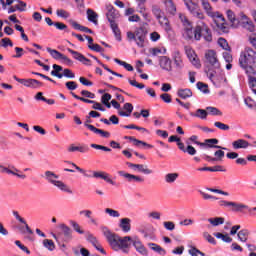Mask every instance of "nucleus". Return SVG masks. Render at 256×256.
Here are the masks:
<instances>
[{
    "mask_svg": "<svg viewBox=\"0 0 256 256\" xmlns=\"http://www.w3.org/2000/svg\"><path fill=\"white\" fill-rule=\"evenodd\" d=\"M164 5L166 7V11L170 13V15H175L177 13V6L173 0H164Z\"/></svg>",
    "mask_w": 256,
    "mask_h": 256,
    "instance_id": "27",
    "label": "nucleus"
},
{
    "mask_svg": "<svg viewBox=\"0 0 256 256\" xmlns=\"http://www.w3.org/2000/svg\"><path fill=\"white\" fill-rule=\"evenodd\" d=\"M205 59L206 63L214 69H219V67H221V63H219V59L217 58V53L214 50H208L205 53Z\"/></svg>",
    "mask_w": 256,
    "mask_h": 256,
    "instance_id": "12",
    "label": "nucleus"
},
{
    "mask_svg": "<svg viewBox=\"0 0 256 256\" xmlns=\"http://www.w3.org/2000/svg\"><path fill=\"white\" fill-rule=\"evenodd\" d=\"M22 85H24V87H28L29 89H39V87H43V82H40L37 79H24V81H22Z\"/></svg>",
    "mask_w": 256,
    "mask_h": 256,
    "instance_id": "20",
    "label": "nucleus"
},
{
    "mask_svg": "<svg viewBox=\"0 0 256 256\" xmlns=\"http://www.w3.org/2000/svg\"><path fill=\"white\" fill-rule=\"evenodd\" d=\"M177 95L181 99H189V98L193 97V91H191V89H189V88H184V89L181 88V89H178Z\"/></svg>",
    "mask_w": 256,
    "mask_h": 256,
    "instance_id": "28",
    "label": "nucleus"
},
{
    "mask_svg": "<svg viewBox=\"0 0 256 256\" xmlns=\"http://www.w3.org/2000/svg\"><path fill=\"white\" fill-rule=\"evenodd\" d=\"M72 97H74V99H77L78 101H83V103H89L92 105V103H95V100H90L87 98H83L81 96H78L77 94H75L74 92H71Z\"/></svg>",
    "mask_w": 256,
    "mask_h": 256,
    "instance_id": "52",
    "label": "nucleus"
},
{
    "mask_svg": "<svg viewBox=\"0 0 256 256\" xmlns=\"http://www.w3.org/2000/svg\"><path fill=\"white\" fill-rule=\"evenodd\" d=\"M46 51L51 55L53 59L60 61L63 54L55 49L47 48Z\"/></svg>",
    "mask_w": 256,
    "mask_h": 256,
    "instance_id": "42",
    "label": "nucleus"
},
{
    "mask_svg": "<svg viewBox=\"0 0 256 256\" xmlns=\"http://www.w3.org/2000/svg\"><path fill=\"white\" fill-rule=\"evenodd\" d=\"M148 247L152 250L155 251V253H159V255H165V249H163L161 246H159L156 243H148Z\"/></svg>",
    "mask_w": 256,
    "mask_h": 256,
    "instance_id": "37",
    "label": "nucleus"
},
{
    "mask_svg": "<svg viewBox=\"0 0 256 256\" xmlns=\"http://www.w3.org/2000/svg\"><path fill=\"white\" fill-rule=\"evenodd\" d=\"M164 228L166 231H175V223L171 221L163 222Z\"/></svg>",
    "mask_w": 256,
    "mask_h": 256,
    "instance_id": "59",
    "label": "nucleus"
},
{
    "mask_svg": "<svg viewBox=\"0 0 256 256\" xmlns=\"http://www.w3.org/2000/svg\"><path fill=\"white\" fill-rule=\"evenodd\" d=\"M233 149H247L249 147V142L245 139H238L232 142Z\"/></svg>",
    "mask_w": 256,
    "mask_h": 256,
    "instance_id": "26",
    "label": "nucleus"
},
{
    "mask_svg": "<svg viewBox=\"0 0 256 256\" xmlns=\"http://www.w3.org/2000/svg\"><path fill=\"white\" fill-rule=\"evenodd\" d=\"M184 5L194 19H198V21L205 20V13L199 7V0H184Z\"/></svg>",
    "mask_w": 256,
    "mask_h": 256,
    "instance_id": "9",
    "label": "nucleus"
},
{
    "mask_svg": "<svg viewBox=\"0 0 256 256\" xmlns=\"http://www.w3.org/2000/svg\"><path fill=\"white\" fill-rule=\"evenodd\" d=\"M70 225L73 227V229H74V231H76V233H79L80 235H83V233H85L83 230H81V226H79V223L71 220Z\"/></svg>",
    "mask_w": 256,
    "mask_h": 256,
    "instance_id": "54",
    "label": "nucleus"
},
{
    "mask_svg": "<svg viewBox=\"0 0 256 256\" xmlns=\"http://www.w3.org/2000/svg\"><path fill=\"white\" fill-rule=\"evenodd\" d=\"M53 69L54 70L51 71V75L53 77H57L58 79H63V74L61 73V71H63V67L57 64H54Z\"/></svg>",
    "mask_w": 256,
    "mask_h": 256,
    "instance_id": "34",
    "label": "nucleus"
},
{
    "mask_svg": "<svg viewBox=\"0 0 256 256\" xmlns=\"http://www.w3.org/2000/svg\"><path fill=\"white\" fill-rule=\"evenodd\" d=\"M114 63H117V65H121V67H124V69H126V71H133V67L131 66V64L122 61L118 58L114 59Z\"/></svg>",
    "mask_w": 256,
    "mask_h": 256,
    "instance_id": "44",
    "label": "nucleus"
},
{
    "mask_svg": "<svg viewBox=\"0 0 256 256\" xmlns=\"http://www.w3.org/2000/svg\"><path fill=\"white\" fill-rule=\"evenodd\" d=\"M186 143L188 144V146L186 147V151L184 153H188V155H197V150L195 149V147L191 146V142L186 141Z\"/></svg>",
    "mask_w": 256,
    "mask_h": 256,
    "instance_id": "53",
    "label": "nucleus"
},
{
    "mask_svg": "<svg viewBox=\"0 0 256 256\" xmlns=\"http://www.w3.org/2000/svg\"><path fill=\"white\" fill-rule=\"evenodd\" d=\"M206 113H207V115H213V116L223 115L221 110H219L218 108L213 107V106L206 107Z\"/></svg>",
    "mask_w": 256,
    "mask_h": 256,
    "instance_id": "43",
    "label": "nucleus"
},
{
    "mask_svg": "<svg viewBox=\"0 0 256 256\" xmlns=\"http://www.w3.org/2000/svg\"><path fill=\"white\" fill-rule=\"evenodd\" d=\"M14 7L18 10V11H25V7H27V3L21 1V0H14Z\"/></svg>",
    "mask_w": 256,
    "mask_h": 256,
    "instance_id": "48",
    "label": "nucleus"
},
{
    "mask_svg": "<svg viewBox=\"0 0 256 256\" xmlns=\"http://www.w3.org/2000/svg\"><path fill=\"white\" fill-rule=\"evenodd\" d=\"M127 165L130 169H134V171L138 169L139 173H144V175H151V173H153V170L145 167V165L142 164H133L131 162H128Z\"/></svg>",
    "mask_w": 256,
    "mask_h": 256,
    "instance_id": "21",
    "label": "nucleus"
},
{
    "mask_svg": "<svg viewBox=\"0 0 256 256\" xmlns=\"http://www.w3.org/2000/svg\"><path fill=\"white\" fill-rule=\"evenodd\" d=\"M190 116L205 120L207 119V110L199 108L195 112H190Z\"/></svg>",
    "mask_w": 256,
    "mask_h": 256,
    "instance_id": "31",
    "label": "nucleus"
},
{
    "mask_svg": "<svg viewBox=\"0 0 256 256\" xmlns=\"http://www.w3.org/2000/svg\"><path fill=\"white\" fill-rule=\"evenodd\" d=\"M203 237L204 239H206V241H208V243H211L212 245H217V241L213 238V236H211V234H209V232H204Z\"/></svg>",
    "mask_w": 256,
    "mask_h": 256,
    "instance_id": "56",
    "label": "nucleus"
},
{
    "mask_svg": "<svg viewBox=\"0 0 256 256\" xmlns=\"http://www.w3.org/2000/svg\"><path fill=\"white\" fill-rule=\"evenodd\" d=\"M242 27L243 29H246V31H249V33H253L255 31V24L253 23V20H249L243 24Z\"/></svg>",
    "mask_w": 256,
    "mask_h": 256,
    "instance_id": "47",
    "label": "nucleus"
},
{
    "mask_svg": "<svg viewBox=\"0 0 256 256\" xmlns=\"http://www.w3.org/2000/svg\"><path fill=\"white\" fill-rule=\"evenodd\" d=\"M119 227L123 233H129V231H131V219L121 218L119 220Z\"/></svg>",
    "mask_w": 256,
    "mask_h": 256,
    "instance_id": "22",
    "label": "nucleus"
},
{
    "mask_svg": "<svg viewBox=\"0 0 256 256\" xmlns=\"http://www.w3.org/2000/svg\"><path fill=\"white\" fill-rule=\"evenodd\" d=\"M249 235H250V232L248 229H242L238 232V239L242 243H245L247 242V238L249 237Z\"/></svg>",
    "mask_w": 256,
    "mask_h": 256,
    "instance_id": "38",
    "label": "nucleus"
},
{
    "mask_svg": "<svg viewBox=\"0 0 256 256\" xmlns=\"http://www.w3.org/2000/svg\"><path fill=\"white\" fill-rule=\"evenodd\" d=\"M70 25L73 27V29H76V31H82L83 33H93V30L89 29L88 27L81 26V24L74 20H70Z\"/></svg>",
    "mask_w": 256,
    "mask_h": 256,
    "instance_id": "30",
    "label": "nucleus"
},
{
    "mask_svg": "<svg viewBox=\"0 0 256 256\" xmlns=\"http://www.w3.org/2000/svg\"><path fill=\"white\" fill-rule=\"evenodd\" d=\"M244 103L249 109H255L256 107V103L251 97L245 98Z\"/></svg>",
    "mask_w": 256,
    "mask_h": 256,
    "instance_id": "55",
    "label": "nucleus"
},
{
    "mask_svg": "<svg viewBox=\"0 0 256 256\" xmlns=\"http://www.w3.org/2000/svg\"><path fill=\"white\" fill-rule=\"evenodd\" d=\"M177 179H179V173L177 172L167 173L164 176V181L165 183H168V185H173Z\"/></svg>",
    "mask_w": 256,
    "mask_h": 256,
    "instance_id": "29",
    "label": "nucleus"
},
{
    "mask_svg": "<svg viewBox=\"0 0 256 256\" xmlns=\"http://www.w3.org/2000/svg\"><path fill=\"white\" fill-rule=\"evenodd\" d=\"M21 171L15 166H11L8 170V175H13L14 177H18V179H27V176L25 174H19Z\"/></svg>",
    "mask_w": 256,
    "mask_h": 256,
    "instance_id": "32",
    "label": "nucleus"
},
{
    "mask_svg": "<svg viewBox=\"0 0 256 256\" xmlns=\"http://www.w3.org/2000/svg\"><path fill=\"white\" fill-rule=\"evenodd\" d=\"M238 21H239V25H241V27H243V25H245L246 23H249V21H251V18H249V16H247V14L240 12L238 14Z\"/></svg>",
    "mask_w": 256,
    "mask_h": 256,
    "instance_id": "40",
    "label": "nucleus"
},
{
    "mask_svg": "<svg viewBox=\"0 0 256 256\" xmlns=\"http://www.w3.org/2000/svg\"><path fill=\"white\" fill-rule=\"evenodd\" d=\"M208 223H210L212 227H219V225H223V223H225V218L223 217L209 218Z\"/></svg>",
    "mask_w": 256,
    "mask_h": 256,
    "instance_id": "33",
    "label": "nucleus"
},
{
    "mask_svg": "<svg viewBox=\"0 0 256 256\" xmlns=\"http://www.w3.org/2000/svg\"><path fill=\"white\" fill-rule=\"evenodd\" d=\"M156 19L158 20V22L160 23L164 31H166V33H171L172 28H171V24L169 23V19H167V17L162 15L160 16V18H156Z\"/></svg>",
    "mask_w": 256,
    "mask_h": 256,
    "instance_id": "23",
    "label": "nucleus"
},
{
    "mask_svg": "<svg viewBox=\"0 0 256 256\" xmlns=\"http://www.w3.org/2000/svg\"><path fill=\"white\" fill-rule=\"evenodd\" d=\"M200 147H206L208 149H223L224 151H227L226 147L219 146V140L216 138L204 140V142L200 144Z\"/></svg>",
    "mask_w": 256,
    "mask_h": 256,
    "instance_id": "16",
    "label": "nucleus"
},
{
    "mask_svg": "<svg viewBox=\"0 0 256 256\" xmlns=\"http://www.w3.org/2000/svg\"><path fill=\"white\" fill-rule=\"evenodd\" d=\"M218 45H220V47H222V49H224L225 51H229V43H227V40H225L224 38H219L218 39Z\"/></svg>",
    "mask_w": 256,
    "mask_h": 256,
    "instance_id": "57",
    "label": "nucleus"
},
{
    "mask_svg": "<svg viewBox=\"0 0 256 256\" xmlns=\"http://www.w3.org/2000/svg\"><path fill=\"white\" fill-rule=\"evenodd\" d=\"M68 53H71V55L76 59V61H80V63H83V65H91V60H89L87 57L83 56V54L71 49L67 48Z\"/></svg>",
    "mask_w": 256,
    "mask_h": 256,
    "instance_id": "18",
    "label": "nucleus"
},
{
    "mask_svg": "<svg viewBox=\"0 0 256 256\" xmlns=\"http://www.w3.org/2000/svg\"><path fill=\"white\" fill-rule=\"evenodd\" d=\"M118 175L126 179L128 183H143V181H145L141 176L129 174L123 170L118 171Z\"/></svg>",
    "mask_w": 256,
    "mask_h": 256,
    "instance_id": "15",
    "label": "nucleus"
},
{
    "mask_svg": "<svg viewBox=\"0 0 256 256\" xmlns=\"http://www.w3.org/2000/svg\"><path fill=\"white\" fill-rule=\"evenodd\" d=\"M58 229H60V231H58L56 234L52 233V237L55 239L58 245H61V243H69V241L73 239V231H71V228H69V226L61 223L58 225Z\"/></svg>",
    "mask_w": 256,
    "mask_h": 256,
    "instance_id": "8",
    "label": "nucleus"
},
{
    "mask_svg": "<svg viewBox=\"0 0 256 256\" xmlns=\"http://www.w3.org/2000/svg\"><path fill=\"white\" fill-rule=\"evenodd\" d=\"M198 171H210L212 173H217V171H223V170L221 169V166L216 165V166H213V167L198 168Z\"/></svg>",
    "mask_w": 256,
    "mask_h": 256,
    "instance_id": "46",
    "label": "nucleus"
},
{
    "mask_svg": "<svg viewBox=\"0 0 256 256\" xmlns=\"http://www.w3.org/2000/svg\"><path fill=\"white\" fill-rule=\"evenodd\" d=\"M12 215L15 217V219L21 223L24 226H20L19 227V231H21V233H28V235H33V230H31V227H29V224H27V221L25 220V218L21 217V215H19V212L17 211H12Z\"/></svg>",
    "mask_w": 256,
    "mask_h": 256,
    "instance_id": "13",
    "label": "nucleus"
},
{
    "mask_svg": "<svg viewBox=\"0 0 256 256\" xmlns=\"http://www.w3.org/2000/svg\"><path fill=\"white\" fill-rule=\"evenodd\" d=\"M179 19L182 23V37L186 41H201V38L205 39L208 43L213 41V35L211 34V29L203 21H197L196 26L193 30V24L185 16V14H179Z\"/></svg>",
    "mask_w": 256,
    "mask_h": 256,
    "instance_id": "2",
    "label": "nucleus"
},
{
    "mask_svg": "<svg viewBox=\"0 0 256 256\" xmlns=\"http://www.w3.org/2000/svg\"><path fill=\"white\" fill-rule=\"evenodd\" d=\"M255 60L256 52L251 48H246L240 54L239 65L245 70L246 75H248V85L254 95H256V79L253 77L255 75V70L253 69Z\"/></svg>",
    "mask_w": 256,
    "mask_h": 256,
    "instance_id": "3",
    "label": "nucleus"
},
{
    "mask_svg": "<svg viewBox=\"0 0 256 256\" xmlns=\"http://www.w3.org/2000/svg\"><path fill=\"white\" fill-rule=\"evenodd\" d=\"M105 213H106L107 215H109V217H114V218H119V217H121V213H119V211L113 210V209H111V208H106V209H105Z\"/></svg>",
    "mask_w": 256,
    "mask_h": 256,
    "instance_id": "50",
    "label": "nucleus"
},
{
    "mask_svg": "<svg viewBox=\"0 0 256 256\" xmlns=\"http://www.w3.org/2000/svg\"><path fill=\"white\" fill-rule=\"evenodd\" d=\"M186 55L190 63H192L194 67H196L197 69L201 67V62L199 61V57H197V54L195 53V50H193V48L186 47Z\"/></svg>",
    "mask_w": 256,
    "mask_h": 256,
    "instance_id": "14",
    "label": "nucleus"
},
{
    "mask_svg": "<svg viewBox=\"0 0 256 256\" xmlns=\"http://www.w3.org/2000/svg\"><path fill=\"white\" fill-rule=\"evenodd\" d=\"M226 17L230 23V25L228 24L229 29H231V27H233L234 29H237V27H239V16L237 17L233 10H227Z\"/></svg>",
    "mask_w": 256,
    "mask_h": 256,
    "instance_id": "17",
    "label": "nucleus"
},
{
    "mask_svg": "<svg viewBox=\"0 0 256 256\" xmlns=\"http://www.w3.org/2000/svg\"><path fill=\"white\" fill-rule=\"evenodd\" d=\"M87 129H89L90 131H92V133H96V135H101V137H105L106 139L111 137V134L107 131H104L102 129L96 128L93 125H86Z\"/></svg>",
    "mask_w": 256,
    "mask_h": 256,
    "instance_id": "25",
    "label": "nucleus"
},
{
    "mask_svg": "<svg viewBox=\"0 0 256 256\" xmlns=\"http://www.w3.org/2000/svg\"><path fill=\"white\" fill-rule=\"evenodd\" d=\"M232 211H235L237 213L243 211V209H249V206L243 204V203H236L232 202Z\"/></svg>",
    "mask_w": 256,
    "mask_h": 256,
    "instance_id": "39",
    "label": "nucleus"
},
{
    "mask_svg": "<svg viewBox=\"0 0 256 256\" xmlns=\"http://www.w3.org/2000/svg\"><path fill=\"white\" fill-rule=\"evenodd\" d=\"M201 4L206 15L214 21L217 31H219V33H229V23H227L223 14L216 11L207 0H202Z\"/></svg>",
    "mask_w": 256,
    "mask_h": 256,
    "instance_id": "4",
    "label": "nucleus"
},
{
    "mask_svg": "<svg viewBox=\"0 0 256 256\" xmlns=\"http://www.w3.org/2000/svg\"><path fill=\"white\" fill-rule=\"evenodd\" d=\"M105 9H106V18L108 19L110 27L117 41H121V30L119 29V24H117V21L121 17V14H119V11L115 9V7L111 4H106Z\"/></svg>",
    "mask_w": 256,
    "mask_h": 256,
    "instance_id": "6",
    "label": "nucleus"
},
{
    "mask_svg": "<svg viewBox=\"0 0 256 256\" xmlns=\"http://www.w3.org/2000/svg\"><path fill=\"white\" fill-rule=\"evenodd\" d=\"M43 245L48 251H55V242L53 240L45 239L43 240Z\"/></svg>",
    "mask_w": 256,
    "mask_h": 256,
    "instance_id": "45",
    "label": "nucleus"
},
{
    "mask_svg": "<svg viewBox=\"0 0 256 256\" xmlns=\"http://www.w3.org/2000/svg\"><path fill=\"white\" fill-rule=\"evenodd\" d=\"M149 53L152 54V57H157V55H165L167 49L165 48H150Z\"/></svg>",
    "mask_w": 256,
    "mask_h": 256,
    "instance_id": "41",
    "label": "nucleus"
},
{
    "mask_svg": "<svg viewBox=\"0 0 256 256\" xmlns=\"http://www.w3.org/2000/svg\"><path fill=\"white\" fill-rule=\"evenodd\" d=\"M214 237H216V239H221L224 243H231L233 241V238L230 237L229 234H223L221 232L214 233Z\"/></svg>",
    "mask_w": 256,
    "mask_h": 256,
    "instance_id": "35",
    "label": "nucleus"
},
{
    "mask_svg": "<svg viewBox=\"0 0 256 256\" xmlns=\"http://www.w3.org/2000/svg\"><path fill=\"white\" fill-rule=\"evenodd\" d=\"M90 147H92V149H97L100 151H106V152L111 151V149L108 148L107 146H103V145H99V144H91Z\"/></svg>",
    "mask_w": 256,
    "mask_h": 256,
    "instance_id": "62",
    "label": "nucleus"
},
{
    "mask_svg": "<svg viewBox=\"0 0 256 256\" xmlns=\"http://www.w3.org/2000/svg\"><path fill=\"white\" fill-rule=\"evenodd\" d=\"M44 179H46V181H48V183H51V185H54V187H57V189H60V191H64V193H73L72 190H70L69 186H67V184H65L63 181L60 180H55V179H59V176H57V174H55L52 171H46L44 173Z\"/></svg>",
    "mask_w": 256,
    "mask_h": 256,
    "instance_id": "10",
    "label": "nucleus"
},
{
    "mask_svg": "<svg viewBox=\"0 0 256 256\" xmlns=\"http://www.w3.org/2000/svg\"><path fill=\"white\" fill-rule=\"evenodd\" d=\"M98 17L99 15H97V13L92 9L87 10V18H88V21H90V23H94V25H97Z\"/></svg>",
    "mask_w": 256,
    "mask_h": 256,
    "instance_id": "36",
    "label": "nucleus"
},
{
    "mask_svg": "<svg viewBox=\"0 0 256 256\" xmlns=\"http://www.w3.org/2000/svg\"><path fill=\"white\" fill-rule=\"evenodd\" d=\"M160 99H162V101H164V103H171V101H172L171 95L167 94V93L160 95Z\"/></svg>",
    "mask_w": 256,
    "mask_h": 256,
    "instance_id": "64",
    "label": "nucleus"
},
{
    "mask_svg": "<svg viewBox=\"0 0 256 256\" xmlns=\"http://www.w3.org/2000/svg\"><path fill=\"white\" fill-rule=\"evenodd\" d=\"M65 85L68 91H75V89L78 87L77 82L75 81H68L65 83Z\"/></svg>",
    "mask_w": 256,
    "mask_h": 256,
    "instance_id": "61",
    "label": "nucleus"
},
{
    "mask_svg": "<svg viewBox=\"0 0 256 256\" xmlns=\"http://www.w3.org/2000/svg\"><path fill=\"white\" fill-rule=\"evenodd\" d=\"M152 13L156 17V19L160 18L163 16V11L158 5H152Z\"/></svg>",
    "mask_w": 256,
    "mask_h": 256,
    "instance_id": "49",
    "label": "nucleus"
},
{
    "mask_svg": "<svg viewBox=\"0 0 256 256\" xmlns=\"http://www.w3.org/2000/svg\"><path fill=\"white\" fill-rule=\"evenodd\" d=\"M214 159H216V161H222L223 157H225V152L223 149L221 150H217L216 152H214Z\"/></svg>",
    "mask_w": 256,
    "mask_h": 256,
    "instance_id": "60",
    "label": "nucleus"
},
{
    "mask_svg": "<svg viewBox=\"0 0 256 256\" xmlns=\"http://www.w3.org/2000/svg\"><path fill=\"white\" fill-rule=\"evenodd\" d=\"M101 231L106 237L111 249L113 251H122L125 255L129 254L131 251V243L139 255L142 256H148L149 255V250H147V247H145V244L139 239V237L134 236H124L121 237L113 232L106 227V226H101Z\"/></svg>",
    "mask_w": 256,
    "mask_h": 256,
    "instance_id": "1",
    "label": "nucleus"
},
{
    "mask_svg": "<svg viewBox=\"0 0 256 256\" xmlns=\"http://www.w3.org/2000/svg\"><path fill=\"white\" fill-rule=\"evenodd\" d=\"M207 77L215 87H221V85H225V81H227V78H225V72L221 70V67L214 68V70L209 69Z\"/></svg>",
    "mask_w": 256,
    "mask_h": 256,
    "instance_id": "11",
    "label": "nucleus"
},
{
    "mask_svg": "<svg viewBox=\"0 0 256 256\" xmlns=\"http://www.w3.org/2000/svg\"><path fill=\"white\" fill-rule=\"evenodd\" d=\"M127 39L130 43L134 41L137 47L143 49L147 39V30L144 27H138L134 32L129 31L127 32Z\"/></svg>",
    "mask_w": 256,
    "mask_h": 256,
    "instance_id": "7",
    "label": "nucleus"
},
{
    "mask_svg": "<svg viewBox=\"0 0 256 256\" xmlns=\"http://www.w3.org/2000/svg\"><path fill=\"white\" fill-rule=\"evenodd\" d=\"M172 57H173V61L176 69H183L184 64H183V59L181 58V53L179 51H175Z\"/></svg>",
    "mask_w": 256,
    "mask_h": 256,
    "instance_id": "24",
    "label": "nucleus"
},
{
    "mask_svg": "<svg viewBox=\"0 0 256 256\" xmlns=\"http://www.w3.org/2000/svg\"><path fill=\"white\" fill-rule=\"evenodd\" d=\"M69 165H72V167H74L76 169V171H78L79 173H81L83 175V177H86L87 179H102L103 181H106L109 185L115 186L117 185V182H115L113 179H111V175L105 171H93V170H85L79 166H77V164L68 161L67 162Z\"/></svg>",
    "mask_w": 256,
    "mask_h": 256,
    "instance_id": "5",
    "label": "nucleus"
},
{
    "mask_svg": "<svg viewBox=\"0 0 256 256\" xmlns=\"http://www.w3.org/2000/svg\"><path fill=\"white\" fill-rule=\"evenodd\" d=\"M159 65H160L161 69H163L164 71H172L173 70L171 58H169L167 56H161L159 58Z\"/></svg>",
    "mask_w": 256,
    "mask_h": 256,
    "instance_id": "19",
    "label": "nucleus"
},
{
    "mask_svg": "<svg viewBox=\"0 0 256 256\" xmlns=\"http://www.w3.org/2000/svg\"><path fill=\"white\" fill-rule=\"evenodd\" d=\"M56 15L57 17H62V19H69V17H71V15L69 14V12H67L64 9H58L56 11Z\"/></svg>",
    "mask_w": 256,
    "mask_h": 256,
    "instance_id": "51",
    "label": "nucleus"
},
{
    "mask_svg": "<svg viewBox=\"0 0 256 256\" xmlns=\"http://www.w3.org/2000/svg\"><path fill=\"white\" fill-rule=\"evenodd\" d=\"M63 77H67L68 79H75V73L71 71L70 69H64L63 70Z\"/></svg>",
    "mask_w": 256,
    "mask_h": 256,
    "instance_id": "63",
    "label": "nucleus"
},
{
    "mask_svg": "<svg viewBox=\"0 0 256 256\" xmlns=\"http://www.w3.org/2000/svg\"><path fill=\"white\" fill-rule=\"evenodd\" d=\"M214 126L217 127V129H220L221 131H229L230 127L227 124H224L223 122H215Z\"/></svg>",
    "mask_w": 256,
    "mask_h": 256,
    "instance_id": "58",
    "label": "nucleus"
}]
</instances>
